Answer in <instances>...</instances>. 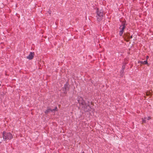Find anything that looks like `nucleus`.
Here are the masks:
<instances>
[{
	"label": "nucleus",
	"mask_w": 153,
	"mask_h": 153,
	"mask_svg": "<svg viewBox=\"0 0 153 153\" xmlns=\"http://www.w3.org/2000/svg\"><path fill=\"white\" fill-rule=\"evenodd\" d=\"M3 137L4 140H10L13 138V135L10 132L4 131L3 132Z\"/></svg>",
	"instance_id": "obj_1"
},
{
	"label": "nucleus",
	"mask_w": 153,
	"mask_h": 153,
	"mask_svg": "<svg viewBox=\"0 0 153 153\" xmlns=\"http://www.w3.org/2000/svg\"><path fill=\"white\" fill-rule=\"evenodd\" d=\"M70 86V85L68 82H66L64 84V87L62 88L63 93L64 94H67L68 91H69Z\"/></svg>",
	"instance_id": "obj_2"
},
{
	"label": "nucleus",
	"mask_w": 153,
	"mask_h": 153,
	"mask_svg": "<svg viewBox=\"0 0 153 153\" xmlns=\"http://www.w3.org/2000/svg\"><path fill=\"white\" fill-rule=\"evenodd\" d=\"M34 56V52H30L29 55L27 57V58L29 60H31L33 59Z\"/></svg>",
	"instance_id": "obj_3"
},
{
	"label": "nucleus",
	"mask_w": 153,
	"mask_h": 153,
	"mask_svg": "<svg viewBox=\"0 0 153 153\" xmlns=\"http://www.w3.org/2000/svg\"><path fill=\"white\" fill-rule=\"evenodd\" d=\"M122 28H120L121 30L119 32V34L120 36H122V35L123 32H124V29L125 28V24H123L122 25Z\"/></svg>",
	"instance_id": "obj_4"
},
{
	"label": "nucleus",
	"mask_w": 153,
	"mask_h": 153,
	"mask_svg": "<svg viewBox=\"0 0 153 153\" xmlns=\"http://www.w3.org/2000/svg\"><path fill=\"white\" fill-rule=\"evenodd\" d=\"M51 112H53L52 110L49 107H48L47 109L45 111L44 113L45 114H47Z\"/></svg>",
	"instance_id": "obj_5"
},
{
	"label": "nucleus",
	"mask_w": 153,
	"mask_h": 153,
	"mask_svg": "<svg viewBox=\"0 0 153 153\" xmlns=\"http://www.w3.org/2000/svg\"><path fill=\"white\" fill-rule=\"evenodd\" d=\"M97 14L99 17H102L103 16V13L102 12L98 11L97 12Z\"/></svg>",
	"instance_id": "obj_6"
},
{
	"label": "nucleus",
	"mask_w": 153,
	"mask_h": 153,
	"mask_svg": "<svg viewBox=\"0 0 153 153\" xmlns=\"http://www.w3.org/2000/svg\"><path fill=\"white\" fill-rule=\"evenodd\" d=\"M125 40L126 41V42H128L130 39V37H127L126 36H124V37Z\"/></svg>",
	"instance_id": "obj_7"
},
{
	"label": "nucleus",
	"mask_w": 153,
	"mask_h": 153,
	"mask_svg": "<svg viewBox=\"0 0 153 153\" xmlns=\"http://www.w3.org/2000/svg\"><path fill=\"white\" fill-rule=\"evenodd\" d=\"M152 95V92L150 91H148L146 93V95L147 96H151Z\"/></svg>",
	"instance_id": "obj_8"
},
{
	"label": "nucleus",
	"mask_w": 153,
	"mask_h": 153,
	"mask_svg": "<svg viewBox=\"0 0 153 153\" xmlns=\"http://www.w3.org/2000/svg\"><path fill=\"white\" fill-rule=\"evenodd\" d=\"M130 33L128 32H127L126 33H125L124 35V36H126L127 37H130Z\"/></svg>",
	"instance_id": "obj_9"
},
{
	"label": "nucleus",
	"mask_w": 153,
	"mask_h": 153,
	"mask_svg": "<svg viewBox=\"0 0 153 153\" xmlns=\"http://www.w3.org/2000/svg\"><path fill=\"white\" fill-rule=\"evenodd\" d=\"M52 110H53V111H58V110L57 107L56 106L54 109Z\"/></svg>",
	"instance_id": "obj_10"
},
{
	"label": "nucleus",
	"mask_w": 153,
	"mask_h": 153,
	"mask_svg": "<svg viewBox=\"0 0 153 153\" xmlns=\"http://www.w3.org/2000/svg\"><path fill=\"white\" fill-rule=\"evenodd\" d=\"M48 13H49V14L51 15V11L50 10H49L48 12Z\"/></svg>",
	"instance_id": "obj_11"
},
{
	"label": "nucleus",
	"mask_w": 153,
	"mask_h": 153,
	"mask_svg": "<svg viewBox=\"0 0 153 153\" xmlns=\"http://www.w3.org/2000/svg\"><path fill=\"white\" fill-rule=\"evenodd\" d=\"M144 64H147V60L146 61H144Z\"/></svg>",
	"instance_id": "obj_12"
},
{
	"label": "nucleus",
	"mask_w": 153,
	"mask_h": 153,
	"mask_svg": "<svg viewBox=\"0 0 153 153\" xmlns=\"http://www.w3.org/2000/svg\"><path fill=\"white\" fill-rule=\"evenodd\" d=\"M139 62L141 64H144V62L143 61H140Z\"/></svg>",
	"instance_id": "obj_13"
},
{
	"label": "nucleus",
	"mask_w": 153,
	"mask_h": 153,
	"mask_svg": "<svg viewBox=\"0 0 153 153\" xmlns=\"http://www.w3.org/2000/svg\"><path fill=\"white\" fill-rule=\"evenodd\" d=\"M150 119H151V118L150 117H148V118L147 119V120H149Z\"/></svg>",
	"instance_id": "obj_14"
},
{
	"label": "nucleus",
	"mask_w": 153,
	"mask_h": 153,
	"mask_svg": "<svg viewBox=\"0 0 153 153\" xmlns=\"http://www.w3.org/2000/svg\"><path fill=\"white\" fill-rule=\"evenodd\" d=\"M143 123H145V120H143Z\"/></svg>",
	"instance_id": "obj_15"
},
{
	"label": "nucleus",
	"mask_w": 153,
	"mask_h": 153,
	"mask_svg": "<svg viewBox=\"0 0 153 153\" xmlns=\"http://www.w3.org/2000/svg\"><path fill=\"white\" fill-rule=\"evenodd\" d=\"M132 38V36H131L130 37V38Z\"/></svg>",
	"instance_id": "obj_16"
},
{
	"label": "nucleus",
	"mask_w": 153,
	"mask_h": 153,
	"mask_svg": "<svg viewBox=\"0 0 153 153\" xmlns=\"http://www.w3.org/2000/svg\"><path fill=\"white\" fill-rule=\"evenodd\" d=\"M149 58V56H146V59H148V58Z\"/></svg>",
	"instance_id": "obj_17"
}]
</instances>
